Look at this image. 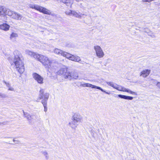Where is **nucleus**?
<instances>
[{"instance_id": "obj_9", "label": "nucleus", "mask_w": 160, "mask_h": 160, "mask_svg": "<svg viewBox=\"0 0 160 160\" xmlns=\"http://www.w3.org/2000/svg\"><path fill=\"white\" fill-rule=\"evenodd\" d=\"M151 72V70L149 69H145L142 71L140 73V76L143 78L148 77Z\"/></svg>"}, {"instance_id": "obj_27", "label": "nucleus", "mask_w": 160, "mask_h": 160, "mask_svg": "<svg viewBox=\"0 0 160 160\" xmlns=\"http://www.w3.org/2000/svg\"><path fill=\"white\" fill-rule=\"evenodd\" d=\"M108 84L111 86V87H113L114 88H115V87H114V84L112 82H109L108 83Z\"/></svg>"}, {"instance_id": "obj_28", "label": "nucleus", "mask_w": 160, "mask_h": 160, "mask_svg": "<svg viewBox=\"0 0 160 160\" xmlns=\"http://www.w3.org/2000/svg\"><path fill=\"white\" fill-rule=\"evenodd\" d=\"M121 86H120L117 88H115L117 90H118V91H120V90H121Z\"/></svg>"}, {"instance_id": "obj_21", "label": "nucleus", "mask_w": 160, "mask_h": 160, "mask_svg": "<svg viewBox=\"0 0 160 160\" xmlns=\"http://www.w3.org/2000/svg\"><path fill=\"white\" fill-rule=\"evenodd\" d=\"M42 154L45 157L46 159L47 160L49 158V155L48 153L46 151H44L42 152Z\"/></svg>"}, {"instance_id": "obj_5", "label": "nucleus", "mask_w": 160, "mask_h": 160, "mask_svg": "<svg viewBox=\"0 0 160 160\" xmlns=\"http://www.w3.org/2000/svg\"><path fill=\"white\" fill-rule=\"evenodd\" d=\"M94 48L95 51L97 56L99 58L103 57L104 53L101 48L98 46H95Z\"/></svg>"}, {"instance_id": "obj_14", "label": "nucleus", "mask_w": 160, "mask_h": 160, "mask_svg": "<svg viewBox=\"0 0 160 160\" xmlns=\"http://www.w3.org/2000/svg\"><path fill=\"white\" fill-rule=\"evenodd\" d=\"M62 2L67 6H70L71 7L72 3L71 0H62Z\"/></svg>"}, {"instance_id": "obj_19", "label": "nucleus", "mask_w": 160, "mask_h": 160, "mask_svg": "<svg viewBox=\"0 0 160 160\" xmlns=\"http://www.w3.org/2000/svg\"><path fill=\"white\" fill-rule=\"evenodd\" d=\"M63 51L58 48L55 49L54 51V52L56 54H61V55Z\"/></svg>"}, {"instance_id": "obj_22", "label": "nucleus", "mask_w": 160, "mask_h": 160, "mask_svg": "<svg viewBox=\"0 0 160 160\" xmlns=\"http://www.w3.org/2000/svg\"><path fill=\"white\" fill-rule=\"evenodd\" d=\"M121 90H120V91H122V92H128V89L124 87L121 86Z\"/></svg>"}, {"instance_id": "obj_23", "label": "nucleus", "mask_w": 160, "mask_h": 160, "mask_svg": "<svg viewBox=\"0 0 160 160\" xmlns=\"http://www.w3.org/2000/svg\"><path fill=\"white\" fill-rule=\"evenodd\" d=\"M17 34L15 33L12 32V33L10 35L11 38H13L14 37H17Z\"/></svg>"}, {"instance_id": "obj_24", "label": "nucleus", "mask_w": 160, "mask_h": 160, "mask_svg": "<svg viewBox=\"0 0 160 160\" xmlns=\"http://www.w3.org/2000/svg\"><path fill=\"white\" fill-rule=\"evenodd\" d=\"M128 92V93H130V94H132L133 95H137L136 92H134L132 91H130L128 89V92Z\"/></svg>"}, {"instance_id": "obj_11", "label": "nucleus", "mask_w": 160, "mask_h": 160, "mask_svg": "<svg viewBox=\"0 0 160 160\" xmlns=\"http://www.w3.org/2000/svg\"><path fill=\"white\" fill-rule=\"evenodd\" d=\"M69 60L77 62H79L81 60L80 58L79 57L72 54H71Z\"/></svg>"}, {"instance_id": "obj_29", "label": "nucleus", "mask_w": 160, "mask_h": 160, "mask_svg": "<svg viewBox=\"0 0 160 160\" xmlns=\"http://www.w3.org/2000/svg\"><path fill=\"white\" fill-rule=\"evenodd\" d=\"M105 93H106L107 94H109V93H108V92H105Z\"/></svg>"}, {"instance_id": "obj_18", "label": "nucleus", "mask_w": 160, "mask_h": 160, "mask_svg": "<svg viewBox=\"0 0 160 160\" xmlns=\"http://www.w3.org/2000/svg\"><path fill=\"white\" fill-rule=\"evenodd\" d=\"M6 12V9L2 6H0V16L5 14Z\"/></svg>"}, {"instance_id": "obj_2", "label": "nucleus", "mask_w": 160, "mask_h": 160, "mask_svg": "<svg viewBox=\"0 0 160 160\" xmlns=\"http://www.w3.org/2000/svg\"><path fill=\"white\" fill-rule=\"evenodd\" d=\"M35 57L36 59L40 62L45 68L49 69L51 68L52 61L50 60L48 57L39 54L36 55Z\"/></svg>"}, {"instance_id": "obj_16", "label": "nucleus", "mask_w": 160, "mask_h": 160, "mask_svg": "<svg viewBox=\"0 0 160 160\" xmlns=\"http://www.w3.org/2000/svg\"><path fill=\"white\" fill-rule=\"evenodd\" d=\"M71 55V54L63 51L62 55V56L66 57V58L69 59L70 58Z\"/></svg>"}, {"instance_id": "obj_25", "label": "nucleus", "mask_w": 160, "mask_h": 160, "mask_svg": "<svg viewBox=\"0 0 160 160\" xmlns=\"http://www.w3.org/2000/svg\"><path fill=\"white\" fill-rule=\"evenodd\" d=\"M7 86L9 87L8 90L11 91H13L14 90V89L12 87H9L10 85L9 83L7 84Z\"/></svg>"}, {"instance_id": "obj_8", "label": "nucleus", "mask_w": 160, "mask_h": 160, "mask_svg": "<svg viewBox=\"0 0 160 160\" xmlns=\"http://www.w3.org/2000/svg\"><path fill=\"white\" fill-rule=\"evenodd\" d=\"M82 85L83 87H90L92 88H96L102 91V90L100 87L95 86L90 83H85L82 84Z\"/></svg>"}, {"instance_id": "obj_7", "label": "nucleus", "mask_w": 160, "mask_h": 160, "mask_svg": "<svg viewBox=\"0 0 160 160\" xmlns=\"http://www.w3.org/2000/svg\"><path fill=\"white\" fill-rule=\"evenodd\" d=\"M73 76V73L68 71L67 70L66 72H65L63 74V77L65 78L68 79L70 80L72 78H74Z\"/></svg>"}, {"instance_id": "obj_17", "label": "nucleus", "mask_w": 160, "mask_h": 160, "mask_svg": "<svg viewBox=\"0 0 160 160\" xmlns=\"http://www.w3.org/2000/svg\"><path fill=\"white\" fill-rule=\"evenodd\" d=\"M65 14L68 15H70L72 14L73 15H76L77 13L74 11H73L72 10H69V11H66L65 12Z\"/></svg>"}, {"instance_id": "obj_6", "label": "nucleus", "mask_w": 160, "mask_h": 160, "mask_svg": "<svg viewBox=\"0 0 160 160\" xmlns=\"http://www.w3.org/2000/svg\"><path fill=\"white\" fill-rule=\"evenodd\" d=\"M32 76L34 79L38 83L40 84H42L43 83V78L38 74L34 72L32 74Z\"/></svg>"}, {"instance_id": "obj_10", "label": "nucleus", "mask_w": 160, "mask_h": 160, "mask_svg": "<svg viewBox=\"0 0 160 160\" xmlns=\"http://www.w3.org/2000/svg\"><path fill=\"white\" fill-rule=\"evenodd\" d=\"M10 28V26L6 23H3L2 24H0V29L7 31Z\"/></svg>"}, {"instance_id": "obj_4", "label": "nucleus", "mask_w": 160, "mask_h": 160, "mask_svg": "<svg viewBox=\"0 0 160 160\" xmlns=\"http://www.w3.org/2000/svg\"><path fill=\"white\" fill-rule=\"evenodd\" d=\"M44 90L43 89H41L39 91V98L43 99L42 101H46L48 100L49 97V94L46 93H44Z\"/></svg>"}, {"instance_id": "obj_13", "label": "nucleus", "mask_w": 160, "mask_h": 160, "mask_svg": "<svg viewBox=\"0 0 160 160\" xmlns=\"http://www.w3.org/2000/svg\"><path fill=\"white\" fill-rule=\"evenodd\" d=\"M118 96L120 98L127 100H132L133 98L132 97L127 96L121 94L118 95Z\"/></svg>"}, {"instance_id": "obj_15", "label": "nucleus", "mask_w": 160, "mask_h": 160, "mask_svg": "<svg viewBox=\"0 0 160 160\" xmlns=\"http://www.w3.org/2000/svg\"><path fill=\"white\" fill-rule=\"evenodd\" d=\"M12 18L15 19L20 20L21 19L22 16L20 15L15 13L12 15Z\"/></svg>"}, {"instance_id": "obj_1", "label": "nucleus", "mask_w": 160, "mask_h": 160, "mask_svg": "<svg viewBox=\"0 0 160 160\" xmlns=\"http://www.w3.org/2000/svg\"><path fill=\"white\" fill-rule=\"evenodd\" d=\"M16 52V55H15L13 59V63L16 69L20 73H22L24 71V64L23 61L21 59L19 55V53Z\"/></svg>"}, {"instance_id": "obj_20", "label": "nucleus", "mask_w": 160, "mask_h": 160, "mask_svg": "<svg viewBox=\"0 0 160 160\" xmlns=\"http://www.w3.org/2000/svg\"><path fill=\"white\" fill-rule=\"evenodd\" d=\"M42 103L44 107V111L46 112L47 111V102L46 101H42Z\"/></svg>"}, {"instance_id": "obj_12", "label": "nucleus", "mask_w": 160, "mask_h": 160, "mask_svg": "<svg viewBox=\"0 0 160 160\" xmlns=\"http://www.w3.org/2000/svg\"><path fill=\"white\" fill-rule=\"evenodd\" d=\"M69 124L72 128H75L77 127L78 125V121H71Z\"/></svg>"}, {"instance_id": "obj_30", "label": "nucleus", "mask_w": 160, "mask_h": 160, "mask_svg": "<svg viewBox=\"0 0 160 160\" xmlns=\"http://www.w3.org/2000/svg\"><path fill=\"white\" fill-rule=\"evenodd\" d=\"M1 122H0V124H1Z\"/></svg>"}, {"instance_id": "obj_3", "label": "nucleus", "mask_w": 160, "mask_h": 160, "mask_svg": "<svg viewBox=\"0 0 160 160\" xmlns=\"http://www.w3.org/2000/svg\"><path fill=\"white\" fill-rule=\"evenodd\" d=\"M30 8L33 9L38 11L39 12L45 14L51 15V11L45 7L36 5H32L30 6Z\"/></svg>"}, {"instance_id": "obj_26", "label": "nucleus", "mask_w": 160, "mask_h": 160, "mask_svg": "<svg viewBox=\"0 0 160 160\" xmlns=\"http://www.w3.org/2000/svg\"><path fill=\"white\" fill-rule=\"evenodd\" d=\"M13 141L16 144H19L20 142L19 140H16L15 139H13Z\"/></svg>"}]
</instances>
